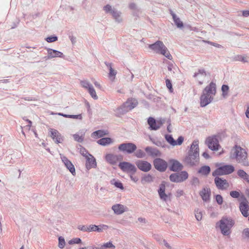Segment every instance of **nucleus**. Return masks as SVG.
<instances>
[{
  "instance_id": "nucleus-36",
  "label": "nucleus",
  "mask_w": 249,
  "mask_h": 249,
  "mask_svg": "<svg viewBox=\"0 0 249 249\" xmlns=\"http://www.w3.org/2000/svg\"><path fill=\"white\" fill-rule=\"evenodd\" d=\"M165 139L171 145H176V141L173 139L172 135L166 134L165 135Z\"/></svg>"
},
{
  "instance_id": "nucleus-40",
  "label": "nucleus",
  "mask_w": 249,
  "mask_h": 249,
  "mask_svg": "<svg viewBox=\"0 0 249 249\" xmlns=\"http://www.w3.org/2000/svg\"><path fill=\"white\" fill-rule=\"evenodd\" d=\"M81 86L84 89H88L90 86H92V84L88 80H84L80 81Z\"/></svg>"
},
{
  "instance_id": "nucleus-49",
  "label": "nucleus",
  "mask_w": 249,
  "mask_h": 249,
  "mask_svg": "<svg viewBox=\"0 0 249 249\" xmlns=\"http://www.w3.org/2000/svg\"><path fill=\"white\" fill-rule=\"evenodd\" d=\"M57 39L58 38L56 36H51L45 38V40L49 43L55 42L57 41Z\"/></svg>"
},
{
  "instance_id": "nucleus-57",
  "label": "nucleus",
  "mask_w": 249,
  "mask_h": 249,
  "mask_svg": "<svg viewBox=\"0 0 249 249\" xmlns=\"http://www.w3.org/2000/svg\"><path fill=\"white\" fill-rule=\"evenodd\" d=\"M191 184L194 186H198L199 184V179L196 177H194L192 180Z\"/></svg>"
},
{
  "instance_id": "nucleus-15",
  "label": "nucleus",
  "mask_w": 249,
  "mask_h": 249,
  "mask_svg": "<svg viewBox=\"0 0 249 249\" xmlns=\"http://www.w3.org/2000/svg\"><path fill=\"white\" fill-rule=\"evenodd\" d=\"M214 183L216 187L220 190H224L228 188L230 185L228 181L218 177L214 178Z\"/></svg>"
},
{
  "instance_id": "nucleus-46",
  "label": "nucleus",
  "mask_w": 249,
  "mask_h": 249,
  "mask_svg": "<svg viewBox=\"0 0 249 249\" xmlns=\"http://www.w3.org/2000/svg\"><path fill=\"white\" fill-rule=\"evenodd\" d=\"M58 241H59L58 247L60 249H63L65 245V241L64 238L63 237L60 236L58 238Z\"/></svg>"
},
{
  "instance_id": "nucleus-11",
  "label": "nucleus",
  "mask_w": 249,
  "mask_h": 249,
  "mask_svg": "<svg viewBox=\"0 0 249 249\" xmlns=\"http://www.w3.org/2000/svg\"><path fill=\"white\" fill-rule=\"evenodd\" d=\"M147 123L150 130H157L164 123V120L162 119L156 120L153 117H150L148 119Z\"/></svg>"
},
{
  "instance_id": "nucleus-58",
  "label": "nucleus",
  "mask_w": 249,
  "mask_h": 249,
  "mask_svg": "<svg viewBox=\"0 0 249 249\" xmlns=\"http://www.w3.org/2000/svg\"><path fill=\"white\" fill-rule=\"evenodd\" d=\"M243 236L245 238H249V228L245 229L242 232Z\"/></svg>"
},
{
  "instance_id": "nucleus-9",
  "label": "nucleus",
  "mask_w": 249,
  "mask_h": 249,
  "mask_svg": "<svg viewBox=\"0 0 249 249\" xmlns=\"http://www.w3.org/2000/svg\"><path fill=\"white\" fill-rule=\"evenodd\" d=\"M188 174L186 171H181L179 173L172 174L170 177V180L174 182H181L187 179Z\"/></svg>"
},
{
  "instance_id": "nucleus-31",
  "label": "nucleus",
  "mask_w": 249,
  "mask_h": 249,
  "mask_svg": "<svg viewBox=\"0 0 249 249\" xmlns=\"http://www.w3.org/2000/svg\"><path fill=\"white\" fill-rule=\"evenodd\" d=\"M108 134L107 131L103 130H98L93 132L91 134V137L94 138H101Z\"/></svg>"
},
{
  "instance_id": "nucleus-41",
  "label": "nucleus",
  "mask_w": 249,
  "mask_h": 249,
  "mask_svg": "<svg viewBox=\"0 0 249 249\" xmlns=\"http://www.w3.org/2000/svg\"><path fill=\"white\" fill-rule=\"evenodd\" d=\"M84 135H85L84 133L81 134V135H80V136L78 134H75L73 135V137L75 141H76L79 142H81L84 140Z\"/></svg>"
},
{
  "instance_id": "nucleus-35",
  "label": "nucleus",
  "mask_w": 249,
  "mask_h": 249,
  "mask_svg": "<svg viewBox=\"0 0 249 249\" xmlns=\"http://www.w3.org/2000/svg\"><path fill=\"white\" fill-rule=\"evenodd\" d=\"M153 181V177L150 174L143 176L141 179L142 183H149Z\"/></svg>"
},
{
  "instance_id": "nucleus-54",
  "label": "nucleus",
  "mask_w": 249,
  "mask_h": 249,
  "mask_svg": "<svg viewBox=\"0 0 249 249\" xmlns=\"http://www.w3.org/2000/svg\"><path fill=\"white\" fill-rule=\"evenodd\" d=\"M97 226L95 225H90L88 226V232L97 231Z\"/></svg>"
},
{
  "instance_id": "nucleus-3",
  "label": "nucleus",
  "mask_w": 249,
  "mask_h": 249,
  "mask_svg": "<svg viewBox=\"0 0 249 249\" xmlns=\"http://www.w3.org/2000/svg\"><path fill=\"white\" fill-rule=\"evenodd\" d=\"M199 160L198 141L195 140L191 145L188 156L184 159V162L190 166H194L198 164Z\"/></svg>"
},
{
  "instance_id": "nucleus-8",
  "label": "nucleus",
  "mask_w": 249,
  "mask_h": 249,
  "mask_svg": "<svg viewBox=\"0 0 249 249\" xmlns=\"http://www.w3.org/2000/svg\"><path fill=\"white\" fill-rule=\"evenodd\" d=\"M119 167L124 172L126 173L129 175L135 174L137 171V168L135 166L128 162L124 161L120 162L119 164Z\"/></svg>"
},
{
  "instance_id": "nucleus-29",
  "label": "nucleus",
  "mask_w": 249,
  "mask_h": 249,
  "mask_svg": "<svg viewBox=\"0 0 249 249\" xmlns=\"http://www.w3.org/2000/svg\"><path fill=\"white\" fill-rule=\"evenodd\" d=\"M170 13L172 16L174 22L177 27L178 28H182L183 27V22L181 21L180 19L177 17V16L175 14L172 10L170 11Z\"/></svg>"
},
{
  "instance_id": "nucleus-64",
  "label": "nucleus",
  "mask_w": 249,
  "mask_h": 249,
  "mask_svg": "<svg viewBox=\"0 0 249 249\" xmlns=\"http://www.w3.org/2000/svg\"><path fill=\"white\" fill-rule=\"evenodd\" d=\"M79 249H99L95 246H88L87 247L80 248Z\"/></svg>"
},
{
  "instance_id": "nucleus-50",
  "label": "nucleus",
  "mask_w": 249,
  "mask_h": 249,
  "mask_svg": "<svg viewBox=\"0 0 249 249\" xmlns=\"http://www.w3.org/2000/svg\"><path fill=\"white\" fill-rule=\"evenodd\" d=\"M104 10L105 11L106 13H110V14H111L112 11L113 10H114L115 9H112V7L110 5L107 4V5L104 7Z\"/></svg>"
},
{
  "instance_id": "nucleus-24",
  "label": "nucleus",
  "mask_w": 249,
  "mask_h": 249,
  "mask_svg": "<svg viewBox=\"0 0 249 249\" xmlns=\"http://www.w3.org/2000/svg\"><path fill=\"white\" fill-rule=\"evenodd\" d=\"M171 166L170 170L174 172L181 170L183 168V165L178 161L175 160H172L170 161Z\"/></svg>"
},
{
  "instance_id": "nucleus-53",
  "label": "nucleus",
  "mask_w": 249,
  "mask_h": 249,
  "mask_svg": "<svg viewBox=\"0 0 249 249\" xmlns=\"http://www.w3.org/2000/svg\"><path fill=\"white\" fill-rule=\"evenodd\" d=\"M81 242V240L79 238H75L69 241V243L70 244H79Z\"/></svg>"
},
{
  "instance_id": "nucleus-18",
  "label": "nucleus",
  "mask_w": 249,
  "mask_h": 249,
  "mask_svg": "<svg viewBox=\"0 0 249 249\" xmlns=\"http://www.w3.org/2000/svg\"><path fill=\"white\" fill-rule=\"evenodd\" d=\"M105 159L110 164H115L117 161L123 160V156L121 155L107 154L105 156Z\"/></svg>"
},
{
  "instance_id": "nucleus-6",
  "label": "nucleus",
  "mask_w": 249,
  "mask_h": 249,
  "mask_svg": "<svg viewBox=\"0 0 249 249\" xmlns=\"http://www.w3.org/2000/svg\"><path fill=\"white\" fill-rule=\"evenodd\" d=\"M235 169L232 165H225L217 168L213 173V176L229 175L234 172Z\"/></svg>"
},
{
  "instance_id": "nucleus-61",
  "label": "nucleus",
  "mask_w": 249,
  "mask_h": 249,
  "mask_svg": "<svg viewBox=\"0 0 249 249\" xmlns=\"http://www.w3.org/2000/svg\"><path fill=\"white\" fill-rule=\"evenodd\" d=\"M184 194L183 191L182 190H178L175 194V196L177 197H179L183 196Z\"/></svg>"
},
{
  "instance_id": "nucleus-47",
  "label": "nucleus",
  "mask_w": 249,
  "mask_h": 249,
  "mask_svg": "<svg viewBox=\"0 0 249 249\" xmlns=\"http://www.w3.org/2000/svg\"><path fill=\"white\" fill-rule=\"evenodd\" d=\"M80 154L83 155L84 157H85L86 158L90 156L91 154H90L88 151L84 147H82L80 149Z\"/></svg>"
},
{
  "instance_id": "nucleus-37",
  "label": "nucleus",
  "mask_w": 249,
  "mask_h": 249,
  "mask_svg": "<svg viewBox=\"0 0 249 249\" xmlns=\"http://www.w3.org/2000/svg\"><path fill=\"white\" fill-rule=\"evenodd\" d=\"M222 95L224 98H226L228 95L229 87L227 85H223L221 87Z\"/></svg>"
},
{
  "instance_id": "nucleus-10",
  "label": "nucleus",
  "mask_w": 249,
  "mask_h": 249,
  "mask_svg": "<svg viewBox=\"0 0 249 249\" xmlns=\"http://www.w3.org/2000/svg\"><path fill=\"white\" fill-rule=\"evenodd\" d=\"M118 149L124 153L131 154L136 150L137 146L133 143H123L119 145Z\"/></svg>"
},
{
  "instance_id": "nucleus-4",
  "label": "nucleus",
  "mask_w": 249,
  "mask_h": 249,
  "mask_svg": "<svg viewBox=\"0 0 249 249\" xmlns=\"http://www.w3.org/2000/svg\"><path fill=\"white\" fill-rule=\"evenodd\" d=\"M218 223L221 233L224 235L228 236L231 233V228L234 226L235 222L231 217L224 216Z\"/></svg>"
},
{
  "instance_id": "nucleus-39",
  "label": "nucleus",
  "mask_w": 249,
  "mask_h": 249,
  "mask_svg": "<svg viewBox=\"0 0 249 249\" xmlns=\"http://www.w3.org/2000/svg\"><path fill=\"white\" fill-rule=\"evenodd\" d=\"M234 59L236 61H241L244 63L248 62V58L247 56L242 55H238L235 56Z\"/></svg>"
},
{
  "instance_id": "nucleus-26",
  "label": "nucleus",
  "mask_w": 249,
  "mask_h": 249,
  "mask_svg": "<svg viewBox=\"0 0 249 249\" xmlns=\"http://www.w3.org/2000/svg\"><path fill=\"white\" fill-rule=\"evenodd\" d=\"M125 106L127 107L128 110H131L135 107L138 105V101L136 99H128L125 103Z\"/></svg>"
},
{
  "instance_id": "nucleus-27",
  "label": "nucleus",
  "mask_w": 249,
  "mask_h": 249,
  "mask_svg": "<svg viewBox=\"0 0 249 249\" xmlns=\"http://www.w3.org/2000/svg\"><path fill=\"white\" fill-rule=\"evenodd\" d=\"M211 191L208 188H204L200 192V195L204 201H207L210 199Z\"/></svg>"
},
{
  "instance_id": "nucleus-28",
  "label": "nucleus",
  "mask_w": 249,
  "mask_h": 249,
  "mask_svg": "<svg viewBox=\"0 0 249 249\" xmlns=\"http://www.w3.org/2000/svg\"><path fill=\"white\" fill-rule=\"evenodd\" d=\"M114 111L116 112V115L118 117H120L129 111V110L127 107L125 106V103H124L121 106L114 110Z\"/></svg>"
},
{
  "instance_id": "nucleus-63",
  "label": "nucleus",
  "mask_w": 249,
  "mask_h": 249,
  "mask_svg": "<svg viewBox=\"0 0 249 249\" xmlns=\"http://www.w3.org/2000/svg\"><path fill=\"white\" fill-rule=\"evenodd\" d=\"M184 140V138L182 136H179L178 139H177V141H176V145H181Z\"/></svg>"
},
{
  "instance_id": "nucleus-38",
  "label": "nucleus",
  "mask_w": 249,
  "mask_h": 249,
  "mask_svg": "<svg viewBox=\"0 0 249 249\" xmlns=\"http://www.w3.org/2000/svg\"><path fill=\"white\" fill-rule=\"evenodd\" d=\"M87 90H88L89 94L90 95V96H91V97L93 99H94L95 100H97L98 98V96L96 94V91H95L93 86H90V88H89Z\"/></svg>"
},
{
  "instance_id": "nucleus-7",
  "label": "nucleus",
  "mask_w": 249,
  "mask_h": 249,
  "mask_svg": "<svg viewBox=\"0 0 249 249\" xmlns=\"http://www.w3.org/2000/svg\"><path fill=\"white\" fill-rule=\"evenodd\" d=\"M205 143L208 148L213 151H217L220 147L218 140L216 136L208 137L205 141Z\"/></svg>"
},
{
  "instance_id": "nucleus-25",
  "label": "nucleus",
  "mask_w": 249,
  "mask_h": 249,
  "mask_svg": "<svg viewBox=\"0 0 249 249\" xmlns=\"http://www.w3.org/2000/svg\"><path fill=\"white\" fill-rule=\"evenodd\" d=\"M145 151L152 157H160L161 155V152L157 148L147 146L145 148Z\"/></svg>"
},
{
  "instance_id": "nucleus-22",
  "label": "nucleus",
  "mask_w": 249,
  "mask_h": 249,
  "mask_svg": "<svg viewBox=\"0 0 249 249\" xmlns=\"http://www.w3.org/2000/svg\"><path fill=\"white\" fill-rule=\"evenodd\" d=\"M112 210L115 214L119 215L127 211V208L122 204H117L112 206Z\"/></svg>"
},
{
  "instance_id": "nucleus-59",
  "label": "nucleus",
  "mask_w": 249,
  "mask_h": 249,
  "mask_svg": "<svg viewBox=\"0 0 249 249\" xmlns=\"http://www.w3.org/2000/svg\"><path fill=\"white\" fill-rule=\"evenodd\" d=\"M78 229L83 231L88 232V226L86 225H79L78 226Z\"/></svg>"
},
{
  "instance_id": "nucleus-33",
  "label": "nucleus",
  "mask_w": 249,
  "mask_h": 249,
  "mask_svg": "<svg viewBox=\"0 0 249 249\" xmlns=\"http://www.w3.org/2000/svg\"><path fill=\"white\" fill-rule=\"evenodd\" d=\"M211 169L209 166L204 165L199 168L198 173L202 175L207 176L210 173Z\"/></svg>"
},
{
  "instance_id": "nucleus-51",
  "label": "nucleus",
  "mask_w": 249,
  "mask_h": 249,
  "mask_svg": "<svg viewBox=\"0 0 249 249\" xmlns=\"http://www.w3.org/2000/svg\"><path fill=\"white\" fill-rule=\"evenodd\" d=\"M165 83L166 87L170 90V91L171 92H173V89L171 81L169 79H167L165 81Z\"/></svg>"
},
{
  "instance_id": "nucleus-1",
  "label": "nucleus",
  "mask_w": 249,
  "mask_h": 249,
  "mask_svg": "<svg viewBox=\"0 0 249 249\" xmlns=\"http://www.w3.org/2000/svg\"><path fill=\"white\" fill-rule=\"evenodd\" d=\"M230 158L244 166L249 165L246 150L239 145H235L233 147L230 152Z\"/></svg>"
},
{
  "instance_id": "nucleus-19",
  "label": "nucleus",
  "mask_w": 249,
  "mask_h": 249,
  "mask_svg": "<svg viewBox=\"0 0 249 249\" xmlns=\"http://www.w3.org/2000/svg\"><path fill=\"white\" fill-rule=\"evenodd\" d=\"M49 132L51 133V137L56 143H59L63 142L62 137L57 130L50 128Z\"/></svg>"
},
{
  "instance_id": "nucleus-13",
  "label": "nucleus",
  "mask_w": 249,
  "mask_h": 249,
  "mask_svg": "<svg viewBox=\"0 0 249 249\" xmlns=\"http://www.w3.org/2000/svg\"><path fill=\"white\" fill-rule=\"evenodd\" d=\"M153 164L155 168L160 172H164L167 168V162L160 158L155 159L153 161Z\"/></svg>"
},
{
  "instance_id": "nucleus-48",
  "label": "nucleus",
  "mask_w": 249,
  "mask_h": 249,
  "mask_svg": "<svg viewBox=\"0 0 249 249\" xmlns=\"http://www.w3.org/2000/svg\"><path fill=\"white\" fill-rule=\"evenodd\" d=\"M108 76L109 78H113V79L115 78V77L117 74V71L114 70L113 68H110L109 70Z\"/></svg>"
},
{
  "instance_id": "nucleus-30",
  "label": "nucleus",
  "mask_w": 249,
  "mask_h": 249,
  "mask_svg": "<svg viewBox=\"0 0 249 249\" xmlns=\"http://www.w3.org/2000/svg\"><path fill=\"white\" fill-rule=\"evenodd\" d=\"M97 142L101 145L106 146L113 142V140L110 138H103L97 141Z\"/></svg>"
},
{
  "instance_id": "nucleus-12",
  "label": "nucleus",
  "mask_w": 249,
  "mask_h": 249,
  "mask_svg": "<svg viewBox=\"0 0 249 249\" xmlns=\"http://www.w3.org/2000/svg\"><path fill=\"white\" fill-rule=\"evenodd\" d=\"M48 55L45 56V60L53 59L55 57L65 58V55L61 52L51 48H46Z\"/></svg>"
},
{
  "instance_id": "nucleus-14",
  "label": "nucleus",
  "mask_w": 249,
  "mask_h": 249,
  "mask_svg": "<svg viewBox=\"0 0 249 249\" xmlns=\"http://www.w3.org/2000/svg\"><path fill=\"white\" fill-rule=\"evenodd\" d=\"M241 198L243 201L240 203L239 209L242 215L247 217L249 215V202L244 196H242Z\"/></svg>"
},
{
  "instance_id": "nucleus-32",
  "label": "nucleus",
  "mask_w": 249,
  "mask_h": 249,
  "mask_svg": "<svg viewBox=\"0 0 249 249\" xmlns=\"http://www.w3.org/2000/svg\"><path fill=\"white\" fill-rule=\"evenodd\" d=\"M237 174L240 178L249 183V175L245 171L239 169L237 171Z\"/></svg>"
},
{
  "instance_id": "nucleus-60",
  "label": "nucleus",
  "mask_w": 249,
  "mask_h": 249,
  "mask_svg": "<svg viewBox=\"0 0 249 249\" xmlns=\"http://www.w3.org/2000/svg\"><path fill=\"white\" fill-rule=\"evenodd\" d=\"M134 174H131L129 175V176L130 177L131 180L136 183L138 181L139 178L137 177L134 176Z\"/></svg>"
},
{
  "instance_id": "nucleus-56",
  "label": "nucleus",
  "mask_w": 249,
  "mask_h": 249,
  "mask_svg": "<svg viewBox=\"0 0 249 249\" xmlns=\"http://www.w3.org/2000/svg\"><path fill=\"white\" fill-rule=\"evenodd\" d=\"M215 199L216 201V202L219 205H221L223 203V197L222 196L220 195H217L215 196Z\"/></svg>"
},
{
  "instance_id": "nucleus-20",
  "label": "nucleus",
  "mask_w": 249,
  "mask_h": 249,
  "mask_svg": "<svg viewBox=\"0 0 249 249\" xmlns=\"http://www.w3.org/2000/svg\"><path fill=\"white\" fill-rule=\"evenodd\" d=\"M206 75V72L204 69H199L197 72L194 73L193 76L196 78L199 85H202Z\"/></svg>"
},
{
  "instance_id": "nucleus-21",
  "label": "nucleus",
  "mask_w": 249,
  "mask_h": 249,
  "mask_svg": "<svg viewBox=\"0 0 249 249\" xmlns=\"http://www.w3.org/2000/svg\"><path fill=\"white\" fill-rule=\"evenodd\" d=\"M165 191V185L164 183H161L160 185L159 188L158 190V194L159 195L160 198L166 202L169 198V196L168 195L166 194Z\"/></svg>"
},
{
  "instance_id": "nucleus-5",
  "label": "nucleus",
  "mask_w": 249,
  "mask_h": 249,
  "mask_svg": "<svg viewBox=\"0 0 249 249\" xmlns=\"http://www.w3.org/2000/svg\"><path fill=\"white\" fill-rule=\"evenodd\" d=\"M148 47L155 53L162 54L168 59H172V55L162 41H157L155 43L149 45Z\"/></svg>"
},
{
  "instance_id": "nucleus-52",
  "label": "nucleus",
  "mask_w": 249,
  "mask_h": 249,
  "mask_svg": "<svg viewBox=\"0 0 249 249\" xmlns=\"http://www.w3.org/2000/svg\"><path fill=\"white\" fill-rule=\"evenodd\" d=\"M230 196L235 198H238L240 196V193L239 192L236 191H231L230 193Z\"/></svg>"
},
{
  "instance_id": "nucleus-17",
  "label": "nucleus",
  "mask_w": 249,
  "mask_h": 249,
  "mask_svg": "<svg viewBox=\"0 0 249 249\" xmlns=\"http://www.w3.org/2000/svg\"><path fill=\"white\" fill-rule=\"evenodd\" d=\"M60 158L66 166L72 175H75V169L71 162L65 156L60 154Z\"/></svg>"
},
{
  "instance_id": "nucleus-2",
  "label": "nucleus",
  "mask_w": 249,
  "mask_h": 249,
  "mask_svg": "<svg viewBox=\"0 0 249 249\" xmlns=\"http://www.w3.org/2000/svg\"><path fill=\"white\" fill-rule=\"evenodd\" d=\"M216 92V84L212 82L206 86L200 97V105L201 107H205L210 104L213 99Z\"/></svg>"
},
{
  "instance_id": "nucleus-62",
  "label": "nucleus",
  "mask_w": 249,
  "mask_h": 249,
  "mask_svg": "<svg viewBox=\"0 0 249 249\" xmlns=\"http://www.w3.org/2000/svg\"><path fill=\"white\" fill-rule=\"evenodd\" d=\"M69 118H73V119H79L81 120L82 119V117L81 114L79 115H70Z\"/></svg>"
},
{
  "instance_id": "nucleus-16",
  "label": "nucleus",
  "mask_w": 249,
  "mask_h": 249,
  "mask_svg": "<svg viewBox=\"0 0 249 249\" xmlns=\"http://www.w3.org/2000/svg\"><path fill=\"white\" fill-rule=\"evenodd\" d=\"M136 165L140 170L144 172H148L152 167L151 164L145 160H139L136 162Z\"/></svg>"
},
{
  "instance_id": "nucleus-43",
  "label": "nucleus",
  "mask_w": 249,
  "mask_h": 249,
  "mask_svg": "<svg viewBox=\"0 0 249 249\" xmlns=\"http://www.w3.org/2000/svg\"><path fill=\"white\" fill-rule=\"evenodd\" d=\"M106 248H112L114 249L115 247L113 245L111 242H108L104 244L101 247V249H106Z\"/></svg>"
},
{
  "instance_id": "nucleus-34",
  "label": "nucleus",
  "mask_w": 249,
  "mask_h": 249,
  "mask_svg": "<svg viewBox=\"0 0 249 249\" xmlns=\"http://www.w3.org/2000/svg\"><path fill=\"white\" fill-rule=\"evenodd\" d=\"M111 14L116 21L119 23L122 21V18L121 17V13L120 12L115 9L112 11V13Z\"/></svg>"
},
{
  "instance_id": "nucleus-42",
  "label": "nucleus",
  "mask_w": 249,
  "mask_h": 249,
  "mask_svg": "<svg viewBox=\"0 0 249 249\" xmlns=\"http://www.w3.org/2000/svg\"><path fill=\"white\" fill-rule=\"evenodd\" d=\"M195 214L196 219L197 221H200L202 218V212L199 209L195 210Z\"/></svg>"
},
{
  "instance_id": "nucleus-44",
  "label": "nucleus",
  "mask_w": 249,
  "mask_h": 249,
  "mask_svg": "<svg viewBox=\"0 0 249 249\" xmlns=\"http://www.w3.org/2000/svg\"><path fill=\"white\" fill-rule=\"evenodd\" d=\"M108 228H109V227L107 225H105V224H101V225L97 226V232H103L105 230H107Z\"/></svg>"
},
{
  "instance_id": "nucleus-55",
  "label": "nucleus",
  "mask_w": 249,
  "mask_h": 249,
  "mask_svg": "<svg viewBox=\"0 0 249 249\" xmlns=\"http://www.w3.org/2000/svg\"><path fill=\"white\" fill-rule=\"evenodd\" d=\"M111 183L114 184V186L117 188H120L121 189H124L123 184L120 181H114V182H113V181H111Z\"/></svg>"
},
{
  "instance_id": "nucleus-45",
  "label": "nucleus",
  "mask_w": 249,
  "mask_h": 249,
  "mask_svg": "<svg viewBox=\"0 0 249 249\" xmlns=\"http://www.w3.org/2000/svg\"><path fill=\"white\" fill-rule=\"evenodd\" d=\"M135 156L138 158H142L145 156V154L142 150L139 149L135 153Z\"/></svg>"
},
{
  "instance_id": "nucleus-23",
  "label": "nucleus",
  "mask_w": 249,
  "mask_h": 249,
  "mask_svg": "<svg viewBox=\"0 0 249 249\" xmlns=\"http://www.w3.org/2000/svg\"><path fill=\"white\" fill-rule=\"evenodd\" d=\"M86 167L89 170L91 168H95L97 166L96 160L91 155L86 158Z\"/></svg>"
}]
</instances>
